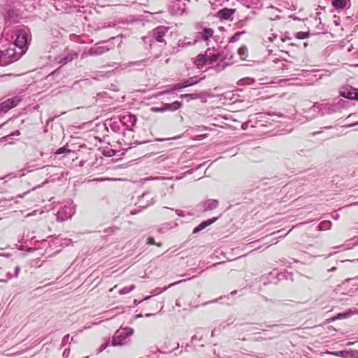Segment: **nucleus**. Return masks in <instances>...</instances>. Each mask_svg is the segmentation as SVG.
<instances>
[{"instance_id": "obj_1", "label": "nucleus", "mask_w": 358, "mask_h": 358, "mask_svg": "<svg viewBox=\"0 0 358 358\" xmlns=\"http://www.w3.org/2000/svg\"><path fill=\"white\" fill-rule=\"evenodd\" d=\"M6 40H0V66H6L17 61L22 55L23 52H17L10 43L8 47L3 45Z\"/></svg>"}, {"instance_id": "obj_2", "label": "nucleus", "mask_w": 358, "mask_h": 358, "mask_svg": "<svg viewBox=\"0 0 358 358\" xmlns=\"http://www.w3.org/2000/svg\"><path fill=\"white\" fill-rule=\"evenodd\" d=\"M12 38L13 39V43L10 44L13 48H18L17 52H23L24 55L27 50L28 45L31 40L29 29L27 27L17 29Z\"/></svg>"}, {"instance_id": "obj_3", "label": "nucleus", "mask_w": 358, "mask_h": 358, "mask_svg": "<svg viewBox=\"0 0 358 358\" xmlns=\"http://www.w3.org/2000/svg\"><path fill=\"white\" fill-rule=\"evenodd\" d=\"M169 28L164 26H159L154 29L148 36L142 38L145 43H149L150 46L152 45L154 42L164 43L166 45L164 37L168 32Z\"/></svg>"}, {"instance_id": "obj_4", "label": "nucleus", "mask_w": 358, "mask_h": 358, "mask_svg": "<svg viewBox=\"0 0 358 358\" xmlns=\"http://www.w3.org/2000/svg\"><path fill=\"white\" fill-rule=\"evenodd\" d=\"M134 334V329L131 327H120L112 337L111 345L113 346H122L127 343L128 338Z\"/></svg>"}, {"instance_id": "obj_5", "label": "nucleus", "mask_w": 358, "mask_h": 358, "mask_svg": "<svg viewBox=\"0 0 358 358\" xmlns=\"http://www.w3.org/2000/svg\"><path fill=\"white\" fill-rule=\"evenodd\" d=\"M291 273H273L270 272L266 275H263L260 278V281L266 285L268 283L276 284L278 280H282L283 278H287V275H291Z\"/></svg>"}, {"instance_id": "obj_6", "label": "nucleus", "mask_w": 358, "mask_h": 358, "mask_svg": "<svg viewBox=\"0 0 358 358\" xmlns=\"http://www.w3.org/2000/svg\"><path fill=\"white\" fill-rule=\"evenodd\" d=\"M118 119L120 122L125 126L128 130H131L137 120L136 117L130 113L120 115Z\"/></svg>"}, {"instance_id": "obj_7", "label": "nucleus", "mask_w": 358, "mask_h": 358, "mask_svg": "<svg viewBox=\"0 0 358 358\" xmlns=\"http://www.w3.org/2000/svg\"><path fill=\"white\" fill-rule=\"evenodd\" d=\"M21 100L22 99L17 96H13L10 99H8L7 100L0 103V110H1L3 113H6L11 108L17 106V104L21 101Z\"/></svg>"}, {"instance_id": "obj_8", "label": "nucleus", "mask_w": 358, "mask_h": 358, "mask_svg": "<svg viewBox=\"0 0 358 358\" xmlns=\"http://www.w3.org/2000/svg\"><path fill=\"white\" fill-rule=\"evenodd\" d=\"M105 42L98 43L96 44L94 47L90 48L88 51V55L91 56H97L101 55L108 51L110 48L106 45H103V44Z\"/></svg>"}, {"instance_id": "obj_9", "label": "nucleus", "mask_w": 358, "mask_h": 358, "mask_svg": "<svg viewBox=\"0 0 358 358\" xmlns=\"http://www.w3.org/2000/svg\"><path fill=\"white\" fill-rule=\"evenodd\" d=\"M331 5L336 10L348 9L351 6L350 0H332Z\"/></svg>"}, {"instance_id": "obj_10", "label": "nucleus", "mask_w": 358, "mask_h": 358, "mask_svg": "<svg viewBox=\"0 0 358 358\" xmlns=\"http://www.w3.org/2000/svg\"><path fill=\"white\" fill-rule=\"evenodd\" d=\"M355 92H356V89L355 88H353V87H351L350 88L345 87V88H343L340 91L339 94L342 97H344V98H346V99H355V100H356L357 94H355Z\"/></svg>"}, {"instance_id": "obj_11", "label": "nucleus", "mask_w": 358, "mask_h": 358, "mask_svg": "<svg viewBox=\"0 0 358 358\" xmlns=\"http://www.w3.org/2000/svg\"><path fill=\"white\" fill-rule=\"evenodd\" d=\"M120 123V121H116L115 119H108L106 120L104 126L107 130L110 127L114 132L119 133L121 131Z\"/></svg>"}, {"instance_id": "obj_12", "label": "nucleus", "mask_w": 358, "mask_h": 358, "mask_svg": "<svg viewBox=\"0 0 358 358\" xmlns=\"http://www.w3.org/2000/svg\"><path fill=\"white\" fill-rule=\"evenodd\" d=\"M194 64L198 69H202L206 65H208L207 61V52L204 54L198 55L194 61Z\"/></svg>"}, {"instance_id": "obj_13", "label": "nucleus", "mask_w": 358, "mask_h": 358, "mask_svg": "<svg viewBox=\"0 0 358 358\" xmlns=\"http://www.w3.org/2000/svg\"><path fill=\"white\" fill-rule=\"evenodd\" d=\"M71 208L69 207H64L63 210H59L57 214V220L58 221L66 220L72 216Z\"/></svg>"}, {"instance_id": "obj_14", "label": "nucleus", "mask_w": 358, "mask_h": 358, "mask_svg": "<svg viewBox=\"0 0 358 358\" xmlns=\"http://www.w3.org/2000/svg\"><path fill=\"white\" fill-rule=\"evenodd\" d=\"M235 13V9L224 8L217 13V17L220 20H228Z\"/></svg>"}, {"instance_id": "obj_15", "label": "nucleus", "mask_w": 358, "mask_h": 358, "mask_svg": "<svg viewBox=\"0 0 358 358\" xmlns=\"http://www.w3.org/2000/svg\"><path fill=\"white\" fill-rule=\"evenodd\" d=\"M334 355L342 358H355L358 357V351L356 350H342L334 353Z\"/></svg>"}, {"instance_id": "obj_16", "label": "nucleus", "mask_w": 358, "mask_h": 358, "mask_svg": "<svg viewBox=\"0 0 358 358\" xmlns=\"http://www.w3.org/2000/svg\"><path fill=\"white\" fill-rule=\"evenodd\" d=\"M164 112L165 111H176L182 106V103L179 101H176L173 103H166L163 104Z\"/></svg>"}, {"instance_id": "obj_17", "label": "nucleus", "mask_w": 358, "mask_h": 358, "mask_svg": "<svg viewBox=\"0 0 358 358\" xmlns=\"http://www.w3.org/2000/svg\"><path fill=\"white\" fill-rule=\"evenodd\" d=\"M219 201L217 199H208L203 205V211H209L217 208Z\"/></svg>"}, {"instance_id": "obj_18", "label": "nucleus", "mask_w": 358, "mask_h": 358, "mask_svg": "<svg viewBox=\"0 0 358 358\" xmlns=\"http://www.w3.org/2000/svg\"><path fill=\"white\" fill-rule=\"evenodd\" d=\"M356 311H352V310L349 309L343 313H340L336 315L335 316L332 317L330 320L331 321H335L337 320H343L346 319L350 317H351L354 313H355Z\"/></svg>"}, {"instance_id": "obj_19", "label": "nucleus", "mask_w": 358, "mask_h": 358, "mask_svg": "<svg viewBox=\"0 0 358 358\" xmlns=\"http://www.w3.org/2000/svg\"><path fill=\"white\" fill-rule=\"evenodd\" d=\"M78 57V54L73 52H67L59 58V63L66 64Z\"/></svg>"}, {"instance_id": "obj_20", "label": "nucleus", "mask_w": 358, "mask_h": 358, "mask_svg": "<svg viewBox=\"0 0 358 358\" xmlns=\"http://www.w3.org/2000/svg\"><path fill=\"white\" fill-rule=\"evenodd\" d=\"M203 78H198L197 76H194L189 78L187 79L182 80L181 82L185 88L193 86L197 84L199 81H201Z\"/></svg>"}, {"instance_id": "obj_21", "label": "nucleus", "mask_w": 358, "mask_h": 358, "mask_svg": "<svg viewBox=\"0 0 358 358\" xmlns=\"http://www.w3.org/2000/svg\"><path fill=\"white\" fill-rule=\"evenodd\" d=\"M214 33L213 29L211 28L205 27L202 29L201 32H199V34L201 35V38L204 41H207L209 40L210 38L213 36V34Z\"/></svg>"}, {"instance_id": "obj_22", "label": "nucleus", "mask_w": 358, "mask_h": 358, "mask_svg": "<svg viewBox=\"0 0 358 358\" xmlns=\"http://www.w3.org/2000/svg\"><path fill=\"white\" fill-rule=\"evenodd\" d=\"M204 95L203 93H192V94H185L180 96V99H188L189 100H194L201 98Z\"/></svg>"}, {"instance_id": "obj_23", "label": "nucleus", "mask_w": 358, "mask_h": 358, "mask_svg": "<svg viewBox=\"0 0 358 358\" xmlns=\"http://www.w3.org/2000/svg\"><path fill=\"white\" fill-rule=\"evenodd\" d=\"M218 218H219V217H213L211 219H208L207 220L203 221L201 223H200L198 225V227L201 229V230H203L205 228H206L207 227H208L209 225L214 223L215 221H217L218 220Z\"/></svg>"}, {"instance_id": "obj_24", "label": "nucleus", "mask_w": 358, "mask_h": 358, "mask_svg": "<svg viewBox=\"0 0 358 358\" xmlns=\"http://www.w3.org/2000/svg\"><path fill=\"white\" fill-rule=\"evenodd\" d=\"M71 152V150L70 149H69L68 145H65V146L61 147L59 149H57L54 152V155L56 156V155H62V154H69Z\"/></svg>"}, {"instance_id": "obj_25", "label": "nucleus", "mask_w": 358, "mask_h": 358, "mask_svg": "<svg viewBox=\"0 0 358 358\" xmlns=\"http://www.w3.org/2000/svg\"><path fill=\"white\" fill-rule=\"evenodd\" d=\"M331 226V222L330 221H324L318 224L319 231H325L329 229Z\"/></svg>"}, {"instance_id": "obj_26", "label": "nucleus", "mask_w": 358, "mask_h": 358, "mask_svg": "<svg viewBox=\"0 0 358 358\" xmlns=\"http://www.w3.org/2000/svg\"><path fill=\"white\" fill-rule=\"evenodd\" d=\"M247 52H248V49H247V47L245 45L241 46L238 50V53L241 60H245V57L247 56Z\"/></svg>"}, {"instance_id": "obj_27", "label": "nucleus", "mask_w": 358, "mask_h": 358, "mask_svg": "<svg viewBox=\"0 0 358 358\" xmlns=\"http://www.w3.org/2000/svg\"><path fill=\"white\" fill-rule=\"evenodd\" d=\"M220 56L221 55L219 53L213 54L211 56L207 55V61L208 65L212 64L213 62H216L220 57Z\"/></svg>"}, {"instance_id": "obj_28", "label": "nucleus", "mask_w": 358, "mask_h": 358, "mask_svg": "<svg viewBox=\"0 0 358 358\" xmlns=\"http://www.w3.org/2000/svg\"><path fill=\"white\" fill-rule=\"evenodd\" d=\"M320 111L322 112V114L324 115V106H322V108L320 107L319 103H315L310 108V112L313 113H319Z\"/></svg>"}, {"instance_id": "obj_29", "label": "nucleus", "mask_w": 358, "mask_h": 358, "mask_svg": "<svg viewBox=\"0 0 358 358\" xmlns=\"http://www.w3.org/2000/svg\"><path fill=\"white\" fill-rule=\"evenodd\" d=\"M245 34V31H238L236 33H235L229 40V43H234L236 41H237L239 38H240V36L243 34Z\"/></svg>"}, {"instance_id": "obj_30", "label": "nucleus", "mask_w": 358, "mask_h": 358, "mask_svg": "<svg viewBox=\"0 0 358 358\" xmlns=\"http://www.w3.org/2000/svg\"><path fill=\"white\" fill-rule=\"evenodd\" d=\"M310 33L308 31H299L296 34V38L297 39H305L308 38Z\"/></svg>"}, {"instance_id": "obj_31", "label": "nucleus", "mask_w": 358, "mask_h": 358, "mask_svg": "<svg viewBox=\"0 0 358 358\" xmlns=\"http://www.w3.org/2000/svg\"><path fill=\"white\" fill-rule=\"evenodd\" d=\"M185 88L183 87V85L182 83V82L180 81L179 83H177V84H175L171 88V90H169V91H167V92H173L175 91H179L181 89H183Z\"/></svg>"}, {"instance_id": "obj_32", "label": "nucleus", "mask_w": 358, "mask_h": 358, "mask_svg": "<svg viewBox=\"0 0 358 358\" xmlns=\"http://www.w3.org/2000/svg\"><path fill=\"white\" fill-rule=\"evenodd\" d=\"M227 66V64L226 63L220 62L215 66L214 69L217 73H220L223 71Z\"/></svg>"}, {"instance_id": "obj_33", "label": "nucleus", "mask_w": 358, "mask_h": 358, "mask_svg": "<svg viewBox=\"0 0 358 358\" xmlns=\"http://www.w3.org/2000/svg\"><path fill=\"white\" fill-rule=\"evenodd\" d=\"M20 134V131L16 130V131L12 132L11 134L3 137L1 139H3V140L12 139L13 136H17Z\"/></svg>"}, {"instance_id": "obj_34", "label": "nucleus", "mask_w": 358, "mask_h": 358, "mask_svg": "<svg viewBox=\"0 0 358 358\" xmlns=\"http://www.w3.org/2000/svg\"><path fill=\"white\" fill-rule=\"evenodd\" d=\"M115 151L113 149L104 150L103 154L106 157H112L115 155Z\"/></svg>"}, {"instance_id": "obj_35", "label": "nucleus", "mask_w": 358, "mask_h": 358, "mask_svg": "<svg viewBox=\"0 0 358 358\" xmlns=\"http://www.w3.org/2000/svg\"><path fill=\"white\" fill-rule=\"evenodd\" d=\"M110 345V340L108 339L104 343H103L100 348L98 349V353L101 352L104 350L108 346Z\"/></svg>"}, {"instance_id": "obj_36", "label": "nucleus", "mask_w": 358, "mask_h": 358, "mask_svg": "<svg viewBox=\"0 0 358 358\" xmlns=\"http://www.w3.org/2000/svg\"><path fill=\"white\" fill-rule=\"evenodd\" d=\"M143 62H144V60L132 62L131 64V66H137L140 69H142L143 67L145 66V65L143 64Z\"/></svg>"}, {"instance_id": "obj_37", "label": "nucleus", "mask_w": 358, "mask_h": 358, "mask_svg": "<svg viewBox=\"0 0 358 358\" xmlns=\"http://www.w3.org/2000/svg\"><path fill=\"white\" fill-rule=\"evenodd\" d=\"M242 326H246L247 328L245 329V331H253L256 329H259L258 328L255 327H253L252 325L250 324H243Z\"/></svg>"}, {"instance_id": "obj_38", "label": "nucleus", "mask_w": 358, "mask_h": 358, "mask_svg": "<svg viewBox=\"0 0 358 358\" xmlns=\"http://www.w3.org/2000/svg\"><path fill=\"white\" fill-rule=\"evenodd\" d=\"M151 110L152 112H155V113H157V112L163 113V112H164V106L162 105L161 107H152Z\"/></svg>"}, {"instance_id": "obj_39", "label": "nucleus", "mask_w": 358, "mask_h": 358, "mask_svg": "<svg viewBox=\"0 0 358 358\" xmlns=\"http://www.w3.org/2000/svg\"><path fill=\"white\" fill-rule=\"evenodd\" d=\"M196 43V40H194V42H192V43H191V42L181 43L180 41H179V46L185 47V46L192 45H194Z\"/></svg>"}, {"instance_id": "obj_40", "label": "nucleus", "mask_w": 358, "mask_h": 358, "mask_svg": "<svg viewBox=\"0 0 358 358\" xmlns=\"http://www.w3.org/2000/svg\"><path fill=\"white\" fill-rule=\"evenodd\" d=\"M146 243L148 245H155V241L153 237L150 236L148 238Z\"/></svg>"}, {"instance_id": "obj_41", "label": "nucleus", "mask_w": 358, "mask_h": 358, "mask_svg": "<svg viewBox=\"0 0 358 358\" xmlns=\"http://www.w3.org/2000/svg\"><path fill=\"white\" fill-rule=\"evenodd\" d=\"M16 177H17V176L15 174L10 173V174H8V175L5 176L3 177V179L8 180L12 179L13 178H16Z\"/></svg>"}, {"instance_id": "obj_42", "label": "nucleus", "mask_w": 358, "mask_h": 358, "mask_svg": "<svg viewBox=\"0 0 358 358\" xmlns=\"http://www.w3.org/2000/svg\"><path fill=\"white\" fill-rule=\"evenodd\" d=\"M13 13V10H8L7 12V14H6V20H10L12 19V15Z\"/></svg>"}, {"instance_id": "obj_43", "label": "nucleus", "mask_w": 358, "mask_h": 358, "mask_svg": "<svg viewBox=\"0 0 358 358\" xmlns=\"http://www.w3.org/2000/svg\"><path fill=\"white\" fill-rule=\"evenodd\" d=\"M119 293L120 294H126L129 293V290L128 289V287H124L119 291Z\"/></svg>"}, {"instance_id": "obj_44", "label": "nucleus", "mask_w": 358, "mask_h": 358, "mask_svg": "<svg viewBox=\"0 0 358 358\" xmlns=\"http://www.w3.org/2000/svg\"><path fill=\"white\" fill-rule=\"evenodd\" d=\"M182 282V280H180V281H178V282H176L171 283V284H170V285H169L168 288H169V287H170L174 286V285H177V284H179V283H180V282ZM166 289H167V287L164 288L162 290H161V291L159 292V293H162V292H164V290H166Z\"/></svg>"}, {"instance_id": "obj_45", "label": "nucleus", "mask_w": 358, "mask_h": 358, "mask_svg": "<svg viewBox=\"0 0 358 358\" xmlns=\"http://www.w3.org/2000/svg\"><path fill=\"white\" fill-rule=\"evenodd\" d=\"M249 122H250V121H247V122H245L242 123V124H241V129H242L243 130H245V129H247V128H248V124H249Z\"/></svg>"}, {"instance_id": "obj_46", "label": "nucleus", "mask_w": 358, "mask_h": 358, "mask_svg": "<svg viewBox=\"0 0 358 358\" xmlns=\"http://www.w3.org/2000/svg\"><path fill=\"white\" fill-rule=\"evenodd\" d=\"M176 213L180 217H185V215L184 211L181 210H176Z\"/></svg>"}, {"instance_id": "obj_47", "label": "nucleus", "mask_w": 358, "mask_h": 358, "mask_svg": "<svg viewBox=\"0 0 358 358\" xmlns=\"http://www.w3.org/2000/svg\"><path fill=\"white\" fill-rule=\"evenodd\" d=\"M20 270V268L19 266H17L15 268V275H14V277H17L18 274H19V271Z\"/></svg>"}, {"instance_id": "obj_48", "label": "nucleus", "mask_w": 358, "mask_h": 358, "mask_svg": "<svg viewBox=\"0 0 358 358\" xmlns=\"http://www.w3.org/2000/svg\"><path fill=\"white\" fill-rule=\"evenodd\" d=\"M357 125H358V121H357L355 122H353L352 124H350L348 125H346V126H345V127L350 128V127H355V126H357Z\"/></svg>"}, {"instance_id": "obj_49", "label": "nucleus", "mask_w": 358, "mask_h": 358, "mask_svg": "<svg viewBox=\"0 0 358 358\" xmlns=\"http://www.w3.org/2000/svg\"><path fill=\"white\" fill-rule=\"evenodd\" d=\"M201 231V229L197 226V227H196L193 229L192 233H193V234H197V233H199V231Z\"/></svg>"}, {"instance_id": "obj_50", "label": "nucleus", "mask_w": 358, "mask_h": 358, "mask_svg": "<svg viewBox=\"0 0 358 358\" xmlns=\"http://www.w3.org/2000/svg\"><path fill=\"white\" fill-rule=\"evenodd\" d=\"M171 139V138H157L156 141H159V142H163V141H169Z\"/></svg>"}, {"instance_id": "obj_51", "label": "nucleus", "mask_w": 358, "mask_h": 358, "mask_svg": "<svg viewBox=\"0 0 358 358\" xmlns=\"http://www.w3.org/2000/svg\"><path fill=\"white\" fill-rule=\"evenodd\" d=\"M277 37V35L276 34H272V36H270L268 38V40L271 41V42H273V40Z\"/></svg>"}, {"instance_id": "obj_52", "label": "nucleus", "mask_w": 358, "mask_h": 358, "mask_svg": "<svg viewBox=\"0 0 358 358\" xmlns=\"http://www.w3.org/2000/svg\"><path fill=\"white\" fill-rule=\"evenodd\" d=\"M234 322V320L232 318L227 319V325H229Z\"/></svg>"}, {"instance_id": "obj_53", "label": "nucleus", "mask_w": 358, "mask_h": 358, "mask_svg": "<svg viewBox=\"0 0 358 358\" xmlns=\"http://www.w3.org/2000/svg\"><path fill=\"white\" fill-rule=\"evenodd\" d=\"M69 338V334L66 335V336L64 337V338H63V342H66V341H68Z\"/></svg>"}, {"instance_id": "obj_54", "label": "nucleus", "mask_w": 358, "mask_h": 358, "mask_svg": "<svg viewBox=\"0 0 358 358\" xmlns=\"http://www.w3.org/2000/svg\"><path fill=\"white\" fill-rule=\"evenodd\" d=\"M135 289V285H132L130 287H128V289L129 290V292H131L132 290Z\"/></svg>"}, {"instance_id": "obj_55", "label": "nucleus", "mask_w": 358, "mask_h": 358, "mask_svg": "<svg viewBox=\"0 0 358 358\" xmlns=\"http://www.w3.org/2000/svg\"><path fill=\"white\" fill-rule=\"evenodd\" d=\"M322 132V130H321V131H315V132H313V133L312 134V135H313V136H316V135H317V134H321Z\"/></svg>"}, {"instance_id": "obj_56", "label": "nucleus", "mask_w": 358, "mask_h": 358, "mask_svg": "<svg viewBox=\"0 0 358 358\" xmlns=\"http://www.w3.org/2000/svg\"><path fill=\"white\" fill-rule=\"evenodd\" d=\"M6 277L8 279H11L13 278V275L10 273H6Z\"/></svg>"}, {"instance_id": "obj_57", "label": "nucleus", "mask_w": 358, "mask_h": 358, "mask_svg": "<svg viewBox=\"0 0 358 358\" xmlns=\"http://www.w3.org/2000/svg\"><path fill=\"white\" fill-rule=\"evenodd\" d=\"M141 301H138V300L135 299V300L134 301V304L135 306H137V305H138V304H139Z\"/></svg>"}, {"instance_id": "obj_58", "label": "nucleus", "mask_w": 358, "mask_h": 358, "mask_svg": "<svg viewBox=\"0 0 358 358\" xmlns=\"http://www.w3.org/2000/svg\"><path fill=\"white\" fill-rule=\"evenodd\" d=\"M328 271H330V272H334V271H336V267L333 266L332 268H331Z\"/></svg>"}, {"instance_id": "obj_59", "label": "nucleus", "mask_w": 358, "mask_h": 358, "mask_svg": "<svg viewBox=\"0 0 358 358\" xmlns=\"http://www.w3.org/2000/svg\"><path fill=\"white\" fill-rule=\"evenodd\" d=\"M143 317V315L141 313L137 314L135 315V318H141Z\"/></svg>"}, {"instance_id": "obj_60", "label": "nucleus", "mask_w": 358, "mask_h": 358, "mask_svg": "<svg viewBox=\"0 0 358 358\" xmlns=\"http://www.w3.org/2000/svg\"><path fill=\"white\" fill-rule=\"evenodd\" d=\"M331 128H333L332 126H327V127H322V129H331Z\"/></svg>"}, {"instance_id": "obj_61", "label": "nucleus", "mask_w": 358, "mask_h": 358, "mask_svg": "<svg viewBox=\"0 0 358 358\" xmlns=\"http://www.w3.org/2000/svg\"><path fill=\"white\" fill-rule=\"evenodd\" d=\"M196 340H197V337L196 335H194L192 337V342H194Z\"/></svg>"}, {"instance_id": "obj_62", "label": "nucleus", "mask_w": 358, "mask_h": 358, "mask_svg": "<svg viewBox=\"0 0 358 358\" xmlns=\"http://www.w3.org/2000/svg\"><path fill=\"white\" fill-rule=\"evenodd\" d=\"M150 298H151V296H145V297L142 300V301H147V300L150 299Z\"/></svg>"}, {"instance_id": "obj_63", "label": "nucleus", "mask_w": 358, "mask_h": 358, "mask_svg": "<svg viewBox=\"0 0 358 358\" xmlns=\"http://www.w3.org/2000/svg\"><path fill=\"white\" fill-rule=\"evenodd\" d=\"M155 245H157V247H162V243H155Z\"/></svg>"}, {"instance_id": "obj_64", "label": "nucleus", "mask_w": 358, "mask_h": 358, "mask_svg": "<svg viewBox=\"0 0 358 358\" xmlns=\"http://www.w3.org/2000/svg\"><path fill=\"white\" fill-rule=\"evenodd\" d=\"M355 94H357L356 97V100H358V90L356 89V92H355Z\"/></svg>"}]
</instances>
